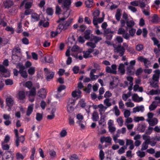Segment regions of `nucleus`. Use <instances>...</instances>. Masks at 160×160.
<instances>
[{
  "label": "nucleus",
  "instance_id": "1",
  "mask_svg": "<svg viewBox=\"0 0 160 160\" xmlns=\"http://www.w3.org/2000/svg\"><path fill=\"white\" fill-rule=\"evenodd\" d=\"M71 10L68 8L67 9L66 12L63 14V17L59 18L58 21V22H60V24L58 26V29L62 31V29L65 30L70 26L72 22V20H68L67 21H64L69 16Z\"/></svg>",
  "mask_w": 160,
  "mask_h": 160
},
{
  "label": "nucleus",
  "instance_id": "2",
  "mask_svg": "<svg viewBox=\"0 0 160 160\" xmlns=\"http://www.w3.org/2000/svg\"><path fill=\"white\" fill-rule=\"evenodd\" d=\"M150 0H139V6L142 9V12L146 16L150 15V8L147 4L149 3Z\"/></svg>",
  "mask_w": 160,
  "mask_h": 160
},
{
  "label": "nucleus",
  "instance_id": "3",
  "mask_svg": "<svg viewBox=\"0 0 160 160\" xmlns=\"http://www.w3.org/2000/svg\"><path fill=\"white\" fill-rule=\"evenodd\" d=\"M155 73L153 74L152 77V81L150 82V85L153 88H156L158 87L157 82L158 80L160 74V70H156L154 71Z\"/></svg>",
  "mask_w": 160,
  "mask_h": 160
},
{
  "label": "nucleus",
  "instance_id": "4",
  "mask_svg": "<svg viewBox=\"0 0 160 160\" xmlns=\"http://www.w3.org/2000/svg\"><path fill=\"white\" fill-rule=\"evenodd\" d=\"M113 46L114 48V52L115 53L118 54V56L120 57L123 55L125 51V49L121 44L116 45L113 44Z\"/></svg>",
  "mask_w": 160,
  "mask_h": 160
},
{
  "label": "nucleus",
  "instance_id": "5",
  "mask_svg": "<svg viewBox=\"0 0 160 160\" xmlns=\"http://www.w3.org/2000/svg\"><path fill=\"white\" fill-rule=\"evenodd\" d=\"M19 69V72L20 73L21 76L24 78H26L28 76V74L26 71H24L25 67L23 66L22 63H18L16 66Z\"/></svg>",
  "mask_w": 160,
  "mask_h": 160
},
{
  "label": "nucleus",
  "instance_id": "6",
  "mask_svg": "<svg viewBox=\"0 0 160 160\" xmlns=\"http://www.w3.org/2000/svg\"><path fill=\"white\" fill-rule=\"evenodd\" d=\"M44 70L46 74V79L49 81L52 78L54 75V72L49 70L47 68H44Z\"/></svg>",
  "mask_w": 160,
  "mask_h": 160
},
{
  "label": "nucleus",
  "instance_id": "7",
  "mask_svg": "<svg viewBox=\"0 0 160 160\" xmlns=\"http://www.w3.org/2000/svg\"><path fill=\"white\" fill-rule=\"evenodd\" d=\"M14 100L12 98L10 97L6 98V105L8 107V111H9L11 110V108L14 104Z\"/></svg>",
  "mask_w": 160,
  "mask_h": 160
},
{
  "label": "nucleus",
  "instance_id": "8",
  "mask_svg": "<svg viewBox=\"0 0 160 160\" xmlns=\"http://www.w3.org/2000/svg\"><path fill=\"white\" fill-rule=\"evenodd\" d=\"M93 51V49L91 48L88 49L87 51H83L82 52L83 57L86 58L91 57L92 56L91 55V53Z\"/></svg>",
  "mask_w": 160,
  "mask_h": 160
},
{
  "label": "nucleus",
  "instance_id": "9",
  "mask_svg": "<svg viewBox=\"0 0 160 160\" xmlns=\"http://www.w3.org/2000/svg\"><path fill=\"white\" fill-rule=\"evenodd\" d=\"M32 2L29 1V0H24L21 5L22 7L25 3V7L26 9L30 8L32 6Z\"/></svg>",
  "mask_w": 160,
  "mask_h": 160
},
{
  "label": "nucleus",
  "instance_id": "10",
  "mask_svg": "<svg viewBox=\"0 0 160 160\" xmlns=\"http://www.w3.org/2000/svg\"><path fill=\"white\" fill-rule=\"evenodd\" d=\"M11 156V152L7 151L4 153L2 156L3 160H12Z\"/></svg>",
  "mask_w": 160,
  "mask_h": 160
},
{
  "label": "nucleus",
  "instance_id": "11",
  "mask_svg": "<svg viewBox=\"0 0 160 160\" xmlns=\"http://www.w3.org/2000/svg\"><path fill=\"white\" fill-rule=\"evenodd\" d=\"M38 97L42 98H45L46 92L45 89L43 88L40 89L38 92Z\"/></svg>",
  "mask_w": 160,
  "mask_h": 160
},
{
  "label": "nucleus",
  "instance_id": "12",
  "mask_svg": "<svg viewBox=\"0 0 160 160\" xmlns=\"http://www.w3.org/2000/svg\"><path fill=\"white\" fill-rule=\"evenodd\" d=\"M149 125L151 126H154L157 124L158 122V120L156 118H153L149 120H146Z\"/></svg>",
  "mask_w": 160,
  "mask_h": 160
},
{
  "label": "nucleus",
  "instance_id": "13",
  "mask_svg": "<svg viewBox=\"0 0 160 160\" xmlns=\"http://www.w3.org/2000/svg\"><path fill=\"white\" fill-rule=\"evenodd\" d=\"M111 141L112 138L110 136L106 137L102 136L100 138V141L102 143L105 142L106 143H111Z\"/></svg>",
  "mask_w": 160,
  "mask_h": 160
},
{
  "label": "nucleus",
  "instance_id": "14",
  "mask_svg": "<svg viewBox=\"0 0 160 160\" xmlns=\"http://www.w3.org/2000/svg\"><path fill=\"white\" fill-rule=\"evenodd\" d=\"M102 39L101 37L94 36L93 34L91 35V41H93L95 44Z\"/></svg>",
  "mask_w": 160,
  "mask_h": 160
},
{
  "label": "nucleus",
  "instance_id": "15",
  "mask_svg": "<svg viewBox=\"0 0 160 160\" xmlns=\"http://www.w3.org/2000/svg\"><path fill=\"white\" fill-rule=\"evenodd\" d=\"M126 145L127 146H130L129 149L130 150H132L134 148L133 140L130 139H126Z\"/></svg>",
  "mask_w": 160,
  "mask_h": 160
},
{
  "label": "nucleus",
  "instance_id": "16",
  "mask_svg": "<svg viewBox=\"0 0 160 160\" xmlns=\"http://www.w3.org/2000/svg\"><path fill=\"white\" fill-rule=\"evenodd\" d=\"M144 110V107L143 105L138 106L133 108V112L135 113L139 111L143 112Z\"/></svg>",
  "mask_w": 160,
  "mask_h": 160
},
{
  "label": "nucleus",
  "instance_id": "17",
  "mask_svg": "<svg viewBox=\"0 0 160 160\" xmlns=\"http://www.w3.org/2000/svg\"><path fill=\"white\" fill-rule=\"evenodd\" d=\"M81 91L79 89H78L73 91L72 92V95L73 98H79L81 97Z\"/></svg>",
  "mask_w": 160,
  "mask_h": 160
},
{
  "label": "nucleus",
  "instance_id": "18",
  "mask_svg": "<svg viewBox=\"0 0 160 160\" xmlns=\"http://www.w3.org/2000/svg\"><path fill=\"white\" fill-rule=\"evenodd\" d=\"M132 100L135 102H139L142 101L143 100V98L142 97H139L137 94H134L132 96Z\"/></svg>",
  "mask_w": 160,
  "mask_h": 160
},
{
  "label": "nucleus",
  "instance_id": "19",
  "mask_svg": "<svg viewBox=\"0 0 160 160\" xmlns=\"http://www.w3.org/2000/svg\"><path fill=\"white\" fill-rule=\"evenodd\" d=\"M0 76L2 77H6L4 73L7 72V69L2 65L0 64Z\"/></svg>",
  "mask_w": 160,
  "mask_h": 160
},
{
  "label": "nucleus",
  "instance_id": "20",
  "mask_svg": "<svg viewBox=\"0 0 160 160\" xmlns=\"http://www.w3.org/2000/svg\"><path fill=\"white\" fill-rule=\"evenodd\" d=\"M91 118L93 121H97L98 120L99 118V115L97 111H94L93 112Z\"/></svg>",
  "mask_w": 160,
  "mask_h": 160
},
{
  "label": "nucleus",
  "instance_id": "21",
  "mask_svg": "<svg viewBox=\"0 0 160 160\" xmlns=\"http://www.w3.org/2000/svg\"><path fill=\"white\" fill-rule=\"evenodd\" d=\"M98 107L99 108L98 111L101 115H102V113L104 112L107 108V107L104 106L102 104H100L98 106Z\"/></svg>",
  "mask_w": 160,
  "mask_h": 160
},
{
  "label": "nucleus",
  "instance_id": "22",
  "mask_svg": "<svg viewBox=\"0 0 160 160\" xmlns=\"http://www.w3.org/2000/svg\"><path fill=\"white\" fill-rule=\"evenodd\" d=\"M158 102L156 101H153L152 104L149 106V108L150 111L155 110L158 106Z\"/></svg>",
  "mask_w": 160,
  "mask_h": 160
},
{
  "label": "nucleus",
  "instance_id": "23",
  "mask_svg": "<svg viewBox=\"0 0 160 160\" xmlns=\"http://www.w3.org/2000/svg\"><path fill=\"white\" fill-rule=\"evenodd\" d=\"M92 32L90 30H86L84 32V38L87 40H90L91 41V35Z\"/></svg>",
  "mask_w": 160,
  "mask_h": 160
},
{
  "label": "nucleus",
  "instance_id": "24",
  "mask_svg": "<svg viewBox=\"0 0 160 160\" xmlns=\"http://www.w3.org/2000/svg\"><path fill=\"white\" fill-rule=\"evenodd\" d=\"M3 4L5 8H8L13 4V2L11 0H6Z\"/></svg>",
  "mask_w": 160,
  "mask_h": 160
},
{
  "label": "nucleus",
  "instance_id": "25",
  "mask_svg": "<svg viewBox=\"0 0 160 160\" xmlns=\"http://www.w3.org/2000/svg\"><path fill=\"white\" fill-rule=\"evenodd\" d=\"M126 106L128 108H132L134 107L135 105L132 102L131 99H128L127 101L125 103Z\"/></svg>",
  "mask_w": 160,
  "mask_h": 160
},
{
  "label": "nucleus",
  "instance_id": "26",
  "mask_svg": "<svg viewBox=\"0 0 160 160\" xmlns=\"http://www.w3.org/2000/svg\"><path fill=\"white\" fill-rule=\"evenodd\" d=\"M12 62L15 63L20 60V58L16 55H13L12 56Z\"/></svg>",
  "mask_w": 160,
  "mask_h": 160
},
{
  "label": "nucleus",
  "instance_id": "27",
  "mask_svg": "<svg viewBox=\"0 0 160 160\" xmlns=\"http://www.w3.org/2000/svg\"><path fill=\"white\" fill-rule=\"evenodd\" d=\"M118 72L122 74L125 73V66L123 64L121 63L119 65L118 67Z\"/></svg>",
  "mask_w": 160,
  "mask_h": 160
},
{
  "label": "nucleus",
  "instance_id": "28",
  "mask_svg": "<svg viewBox=\"0 0 160 160\" xmlns=\"http://www.w3.org/2000/svg\"><path fill=\"white\" fill-rule=\"evenodd\" d=\"M34 105L33 104L30 105L28 108L26 114L29 116L32 113L33 111Z\"/></svg>",
  "mask_w": 160,
  "mask_h": 160
},
{
  "label": "nucleus",
  "instance_id": "29",
  "mask_svg": "<svg viewBox=\"0 0 160 160\" xmlns=\"http://www.w3.org/2000/svg\"><path fill=\"white\" fill-rule=\"evenodd\" d=\"M131 92H128L127 93H124L122 95V98L124 101H126L127 99L131 96Z\"/></svg>",
  "mask_w": 160,
  "mask_h": 160
},
{
  "label": "nucleus",
  "instance_id": "30",
  "mask_svg": "<svg viewBox=\"0 0 160 160\" xmlns=\"http://www.w3.org/2000/svg\"><path fill=\"white\" fill-rule=\"evenodd\" d=\"M71 0H65L63 2V6L64 8H69L71 4Z\"/></svg>",
  "mask_w": 160,
  "mask_h": 160
},
{
  "label": "nucleus",
  "instance_id": "31",
  "mask_svg": "<svg viewBox=\"0 0 160 160\" xmlns=\"http://www.w3.org/2000/svg\"><path fill=\"white\" fill-rule=\"evenodd\" d=\"M127 69L128 74L131 75L134 74V69L133 67L129 66L127 67Z\"/></svg>",
  "mask_w": 160,
  "mask_h": 160
},
{
  "label": "nucleus",
  "instance_id": "32",
  "mask_svg": "<svg viewBox=\"0 0 160 160\" xmlns=\"http://www.w3.org/2000/svg\"><path fill=\"white\" fill-rule=\"evenodd\" d=\"M61 31V30L58 29V27L57 30L55 31H52L51 32V36L52 37H54L59 33Z\"/></svg>",
  "mask_w": 160,
  "mask_h": 160
},
{
  "label": "nucleus",
  "instance_id": "33",
  "mask_svg": "<svg viewBox=\"0 0 160 160\" xmlns=\"http://www.w3.org/2000/svg\"><path fill=\"white\" fill-rule=\"evenodd\" d=\"M148 95H153L154 94H159L160 93V90L159 89L154 90L152 89L149 91L148 93Z\"/></svg>",
  "mask_w": 160,
  "mask_h": 160
},
{
  "label": "nucleus",
  "instance_id": "34",
  "mask_svg": "<svg viewBox=\"0 0 160 160\" xmlns=\"http://www.w3.org/2000/svg\"><path fill=\"white\" fill-rule=\"evenodd\" d=\"M18 97L19 99L23 100L25 98V92L23 91H20L18 94Z\"/></svg>",
  "mask_w": 160,
  "mask_h": 160
},
{
  "label": "nucleus",
  "instance_id": "35",
  "mask_svg": "<svg viewBox=\"0 0 160 160\" xmlns=\"http://www.w3.org/2000/svg\"><path fill=\"white\" fill-rule=\"evenodd\" d=\"M98 122L99 125L104 126L106 125L104 118L102 117H100V119L98 121Z\"/></svg>",
  "mask_w": 160,
  "mask_h": 160
},
{
  "label": "nucleus",
  "instance_id": "36",
  "mask_svg": "<svg viewBox=\"0 0 160 160\" xmlns=\"http://www.w3.org/2000/svg\"><path fill=\"white\" fill-rule=\"evenodd\" d=\"M31 17L33 19V21L34 22L38 21L39 19V16L35 13H34L32 14L31 15Z\"/></svg>",
  "mask_w": 160,
  "mask_h": 160
},
{
  "label": "nucleus",
  "instance_id": "37",
  "mask_svg": "<svg viewBox=\"0 0 160 160\" xmlns=\"http://www.w3.org/2000/svg\"><path fill=\"white\" fill-rule=\"evenodd\" d=\"M148 143L147 142H144L142 145L141 150L143 151L146 150L148 148Z\"/></svg>",
  "mask_w": 160,
  "mask_h": 160
},
{
  "label": "nucleus",
  "instance_id": "38",
  "mask_svg": "<svg viewBox=\"0 0 160 160\" xmlns=\"http://www.w3.org/2000/svg\"><path fill=\"white\" fill-rule=\"evenodd\" d=\"M93 0H87L85 2L86 6L88 8H91L92 6Z\"/></svg>",
  "mask_w": 160,
  "mask_h": 160
},
{
  "label": "nucleus",
  "instance_id": "39",
  "mask_svg": "<svg viewBox=\"0 0 160 160\" xmlns=\"http://www.w3.org/2000/svg\"><path fill=\"white\" fill-rule=\"evenodd\" d=\"M104 104L107 106V107H110L112 105L111 103L110 102V99L109 98H106L103 101Z\"/></svg>",
  "mask_w": 160,
  "mask_h": 160
},
{
  "label": "nucleus",
  "instance_id": "40",
  "mask_svg": "<svg viewBox=\"0 0 160 160\" xmlns=\"http://www.w3.org/2000/svg\"><path fill=\"white\" fill-rule=\"evenodd\" d=\"M144 119V117H134L133 118V120L135 122H138L140 121H143Z\"/></svg>",
  "mask_w": 160,
  "mask_h": 160
},
{
  "label": "nucleus",
  "instance_id": "41",
  "mask_svg": "<svg viewBox=\"0 0 160 160\" xmlns=\"http://www.w3.org/2000/svg\"><path fill=\"white\" fill-rule=\"evenodd\" d=\"M6 143H5L1 142L2 148L3 150H9V146Z\"/></svg>",
  "mask_w": 160,
  "mask_h": 160
},
{
  "label": "nucleus",
  "instance_id": "42",
  "mask_svg": "<svg viewBox=\"0 0 160 160\" xmlns=\"http://www.w3.org/2000/svg\"><path fill=\"white\" fill-rule=\"evenodd\" d=\"M126 23L127 26L128 27H132L135 24L134 21L133 20L126 21Z\"/></svg>",
  "mask_w": 160,
  "mask_h": 160
},
{
  "label": "nucleus",
  "instance_id": "43",
  "mask_svg": "<svg viewBox=\"0 0 160 160\" xmlns=\"http://www.w3.org/2000/svg\"><path fill=\"white\" fill-rule=\"evenodd\" d=\"M28 72L30 75L34 74L35 72V68L33 67H31L28 70Z\"/></svg>",
  "mask_w": 160,
  "mask_h": 160
},
{
  "label": "nucleus",
  "instance_id": "44",
  "mask_svg": "<svg viewBox=\"0 0 160 160\" xmlns=\"http://www.w3.org/2000/svg\"><path fill=\"white\" fill-rule=\"evenodd\" d=\"M117 121L119 126L121 127L123 125V121L122 117H119L117 118Z\"/></svg>",
  "mask_w": 160,
  "mask_h": 160
},
{
  "label": "nucleus",
  "instance_id": "45",
  "mask_svg": "<svg viewBox=\"0 0 160 160\" xmlns=\"http://www.w3.org/2000/svg\"><path fill=\"white\" fill-rule=\"evenodd\" d=\"M159 18L157 15L155 14L152 17V22L154 23H157L158 22Z\"/></svg>",
  "mask_w": 160,
  "mask_h": 160
},
{
  "label": "nucleus",
  "instance_id": "46",
  "mask_svg": "<svg viewBox=\"0 0 160 160\" xmlns=\"http://www.w3.org/2000/svg\"><path fill=\"white\" fill-rule=\"evenodd\" d=\"M121 14L120 12V10L119 9H118L117 10L116 15H115V17L116 19L118 21L120 20L121 18Z\"/></svg>",
  "mask_w": 160,
  "mask_h": 160
},
{
  "label": "nucleus",
  "instance_id": "47",
  "mask_svg": "<svg viewBox=\"0 0 160 160\" xmlns=\"http://www.w3.org/2000/svg\"><path fill=\"white\" fill-rule=\"evenodd\" d=\"M117 66L116 64H112L111 67V70L112 71V74H117Z\"/></svg>",
  "mask_w": 160,
  "mask_h": 160
},
{
  "label": "nucleus",
  "instance_id": "48",
  "mask_svg": "<svg viewBox=\"0 0 160 160\" xmlns=\"http://www.w3.org/2000/svg\"><path fill=\"white\" fill-rule=\"evenodd\" d=\"M127 148L126 146H124L121 147L118 151V152L119 154H122L125 152V150Z\"/></svg>",
  "mask_w": 160,
  "mask_h": 160
},
{
  "label": "nucleus",
  "instance_id": "49",
  "mask_svg": "<svg viewBox=\"0 0 160 160\" xmlns=\"http://www.w3.org/2000/svg\"><path fill=\"white\" fill-rule=\"evenodd\" d=\"M124 117L125 118H128L129 117L131 114V112L130 110L127 109H125L123 113Z\"/></svg>",
  "mask_w": 160,
  "mask_h": 160
},
{
  "label": "nucleus",
  "instance_id": "50",
  "mask_svg": "<svg viewBox=\"0 0 160 160\" xmlns=\"http://www.w3.org/2000/svg\"><path fill=\"white\" fill-rule=\"evenodd\" d=\"M114 109L115 115L117 116H119L120 114V111L118 106H115L114 108Z\"/></svg>",
  "mask_w": 160,
  "mask_h": 160
},
{
  "label": "nucleus",
  "instance_id": "51",
  "mask_svg": "<svg viewBox=\"0 0 160 160\" xmlns=\"http://www.w3.org/2000/svg\"><path fill=\"white\" fill-rule=\"evenodd\" d=\"M78 105L82 108H84L86 106V103L83 99H81L79 102Z\"/></svg>",
  "mask_w": 160,
  "mask_h": 160
},
{
  "label": "nucleus",
  "instance_id": "52",
  "mask_svg": "<svg viewBox=\"0 0 160 160\" xmlns=\"http://www.w3.org/2000/svg\"><path fill=\"white\" fill-rule=\"evenodd\" d=\"M137 155L140 158H143L145 156V154L144 152L141 151L140 150L136 152Z\"/></svg>",
  "mask_w": 160,
  "mask_h": 160
},
{
  "label": "nucleus",
  "instance_id": "53",
  "mask_svg": "<svg viewBox=\"0 0 160 160\" xmlns=\"http://www.w3.org/2000/svg\"><path fill=\"white\" fill-rule=\"evenodd\" d=\"M87 45L89 46L92 49H93L95 48L96 47V44L95 43H93L91 42H88L86 43Z\"/></svg>",
  "mask_w": 160,
  "mask_h": 160
},
{
  "label": "nucleus",
  "instance_id": "54",
  "mask_svg": "<svg viewBox=\"0 0 160 160\" xmlns=\"http://www.w3.org/2000/svg\"><path fill=\"white\" fill-rule=\"evenodd\" d=\"M46 62L50 63L52 61V58L51 57L49 56H47L44 57Z\"/></svg>",
  "mask_w": 160,
  "mask_h": 160
},
{
  "label": "nucleus",
  "instance_id": "55",
  "mask_svg": "<svg viewBox=\"0 0 160 160\" xmlns=\"http://www.w3.org/2000/svg\"><path fill=\"white\" fill-rule=\"evenodd\" d=\"M142 138L145 141L144 142H147L148 143L150 140V136L147 135H143L142 136Z\"/></svg>",
  "mask_w": 160,
  "mask_h": 160
},
{
  "label": "nucleus",
  "instance_id": "56",
  "mask_svg": "<svg viewBox=\"0 0 160 160\" xmlns=\"http://www.w3.org/2000/svg\"><path fill=\"white\" fill-rule=\"evenodd\" d=\"M16 157L18 159H23L25 157V156L22 155L20 152H17L16 154Z\"/></svg>",
  "mask_w": 160,
  "mask_h": 160
},
{
  "label": "nucleus",
  "instance_id": "57",
  "mask_svg": "<svg viewBox=\"0 0 160 160\" xmlns=\"http://www.w3.org/2000/svg\"><path fill=\"white\" fill-rule=\"evenodd\" d=\"M10 139V137L8 135H7L5 136L4 141H2V142L7 143L8 142Z\"/></svg>",
  "mask_w": 160,
  "mask_h": 160
},
{
  "label": "nucleus",
  "instance_id": "58",
  "mask_svg": "<svg viewBox=\"0 0 160 160\" xmlns=\"http://www.w3.org/2000/svg\"><path fill=\"white\" fill-rule=\"evenodd\" d=\"M126 31L125 29L121 27L118 29L117 33L118 34H122V35Z\"/></svg>",
  "mask_w": 160,
  "mask_h": 160
},
{
  "label": "nucleus",
  "instance_id": "59",
  "mask_svg": "<svg viewBox=\"0 0 160 160\" xmlns=\"http://www.w3.org/2000/svg\"><path fill=\"white\" fill-rule=\"evenodd\" d=\"M75 103V101L72 98H70L68 100L67 105L74 106Z\"/></svg>",
  "mask_w": 160,
  "mask_h": 160
},
{
  "label": "nucleus",
  "instance_id": "60",
  "mask_svg": "<svg viewBox=\"0 0 160 160\" xmlns=\"http://www.w3.org/2000/svg\"><path fill=\"white\" fill-rule=\"evenodd\" d=\"M109 131L112 133H113L116 130V128L113 126L108 127Z\"/></svg>",
  "mask_w": 160,
  "mask_h": 160
},
{
  "label": "nucleus",
  "instance_id": "61",
  "mask_svg": "<svg viewBox=\"0 0 160 160\" xmlns=\"http://www.w3.org/2000/svg\"><path fill=\"white\" fill-rule=\"evenodd\" d=\"M146 127L145 124H142L138 127V129L141 132H143L145 131Z\"/></svg>",
  "mask_w": 160,
  "mask_h": 160
},
{
  "label": "nucleus",
  "instance_id": "62",
  "mask_svg": "<svg viewBox=\"0 0 160 160\" xmlns=\"http://www.w3.org/2000/svg\"><path fill=\"white\" fill-rule=\"evenodd\" d=\"M36 94V90L35 88H33L29 92V96L30 98L32 97H33Z\"/></svg>",
  "mask_w": 160,
  "mask_h": 160
},
{
  "label": "nucleus",
  "instance_id": "63",
  "mask_svg": "<svg viewBox=\"0 0 160 160\" xmlns=\"http://www.w3.org/2000/svg\"><path fill=\"white\" fill-rule=\"evenodd\" d=\"M67 132L64 129L62 130L60 133V135L61 137H64L67 135Z\"/></svg>",
  "mask_w": 160,
  "mask_h": 160
},
{
  "label": "nucleus",
  "instance_id": "64",
  "mask_svg": "<svg viewBox=\"0 0 160 160\" xmlns=\"http://www.w3.org/2000/svg\"><path fill=\"white\" fill-rule=\"evenodd\" d=\"M74 106L70 105H67V110L69 112H72L74 110Z\"/></svg>",
  "mask_w": 160,
  "mask_h": 160
}]
</instances>
